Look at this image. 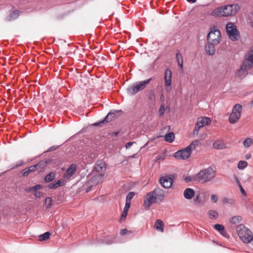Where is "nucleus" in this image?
Wrapping results in <instances>:
<instances>
[{"label": "nucleus", "instance_id": "nucleus-1", "mask_svg": "<svg viewBox=\"0 0 253 253\" xmlns=\"http://www.w3.org/2000/svg\"><path fill=\"white\" fill-rule=\"evenodd\" d=\"M240 9V6L237 3L223 5L215 8L211 12L212 16L228 17L236 15Z\"/></svg>", "mask_w": 253, "mask_h": 253}, {"label": "nucleus", "instance_id": "nucleus-2", "mask_svg": "<svg viewBox=\"0 0 253 253\" xmlns=\"http://www.w3.org/2000/svg\"><path fill=\"white\" fill-rule=\"evenodd\" d=\"M199 144V140H194L188 146L176 152L174 155V157L177 159L186 160L188 159L190 156L192 151L196 149Z\"/></svg>", "mask_w": 253, "mask_h": 253}, {"label": "nucleus", "instance_id": "nucleus-3", "mask_svg": "<svg viewBox=\"0 0 253 253\" xmlns=\"http://www.w3.org/2000/svg\"><path fill=\"white\" fill-rule=\"evenodd\" d=\"M215 171L211 167L201 170L196 175L197 181L206 183L211 181L215 177Z\"/></svg>", "mask_w": 253, "mask_h": 253}, {"label": "nucleus", "instance_id": "nucleus-4", "mask_svg": "<svg viewBox=\"0 0 253 253\" xmlns=\"http://www.w3.org/2000/svg\"><path fill=\"white\" fill-rule=\"evenodd\" d=\"M236 229L238 235L243 242L246 244L252 243L253 245V235L250 230L242 224L238 225Z\"/></svg>", "mask_w": 253, "mask_h": 253}, {"label": "nucleus", "instance_id": "nucleus-5", "mask_svg": "<svg viewBox=\"0 0 253 253\" xmlns=\"http://www.w3.org/2000/svg\"><path fill=\"white\" fill-rule=\"evenodd\" d=\"M152 80V78H150L145 81L136 82L128 86L126 88L127 94L131 95L136 94L138 92L143 90Z\"/></svg>", "mask_w": 253, "mask_h": 253}, {"label": "nucleus", "instance_id": "nucleus-6", "mask_svg": "<svg viewBox=\"0 0 253 253\" xmlns=\"http://www.w3.org/2000/svg\"><path fill=\"white\" fill-rule=\"evenodd\" d=\"M226 32L229 38L232 41H236L239 38V32L237 30L236 26L232 23H228L226 25Z\"/></svg>", "mask_w": 253, "mask_h": 253}, {"label": "nucleus", "instance_id": "nucleus-7", "mask_svg": "<svg viewBox=\"0 0 253 253\" xmlns=\"http://www.w3.org/2000/svg\"><path fill=\"white\" fill-rule=\"evenodd\" d=\"M242 106L239 104H236L233 107L232 112L229 116V122L231 124L236 123L240 118Z\"/></svg>", "mask_w": 253, "mask_h": 253}, {"label": "nucleus", "instance_id": "nucleus-8", "mask_svg": "<svg viewBox=\"0 0 253 253\" xmlns=\"http://www.w3.org/2000/svg\"><path fill=\"white\" fill-rule=\"evenodd\" d=\"M221 33L219 30L215 29L210 31L207 36V40L208 42H211L213 44H218L221 41Z\"/></svg>", "mask_w": 253, "mask_h": 253}, {"label": "nucleus", "instance_id": "nucleus-9", "mask_svg": "<svg viewBox=\"0 0 253 253\" xmlns=\"http://www.w3.org/2000/svg\"><path fill=\"white\" fill-rule=\"evenodd\" d=\"M211 121L208 117H199L197 120L195 127L193 130V133L194 134H198L200 128L204 127L205 126L208 125L211 123Z\"/></svg>", "mask_w": 253, "mask_h": 253}, {"label": "nucleus", "instance_id": "nucleus-10", "mask_svg": "<svg viewBox=\"0 0 253 253\" xmlns=\"http://www.w3.org/2000/svg\"><path fill=\"white\" fill-rule=\"evenodd\" d=\"M156 196L152 191L146 194L144 197V207L146 210H149L151 206L156 202Z\"/></svg>", "mask_w": 253, "mask_h": 253}, {"label": "nucleus", "instance_id": "nucleus-11", "mask_svg": "<svg viewBox=\"0 0 253 253\" xmlns=\"http://www.w3.org/2000/svg\"><path fill=\"white\" fill-rule=\"evenodd\" d=\"M122 112V111L121 110H112L108 114L102 121L94 124V126H97L100 124L109 122L111 121L113 119L118 117Z\"/></svg>", "mask_w": 253, "mask_h": 253}, {"label": "nucleus", "instance_id": "nucleus-12", "mask_svg": "<svg viewBox=\"0 0 253 253\" xmlns=\"http://www.w3.org/2000/svg\"><path fill=\"white\" fill-rule=\"evenodd\" d=\"M161 185L166 189L170 188L173 183V179L169 175H165L161 177L160 179Z\"/></svg>", "mask_w": 253, "mask_h": 253}, {"label": "nucleus", "instance_id": "nucleus-13", "mask_svg": "<svg viewBox=\"0 0 253 253\" xmlns=\"http://www.w3.org/2000/svg\"><path fill=\"white\" fill-rule=\"evenodd\" d=\"M66 181L63 179H60L57 181H54L53 182L49 183L46 187L49 189H56L58 187L64 186L66 184Z\"/></svg>", "mask_w": 253, "mask_h": 253}, {"label": "nucleus", "instance_id": "nucleus-14", "mask_svg": "<svg viewBox=\"0 0 253 253\" xmlns=\"http://www.w3.org/2000/svg\"><path fill=\"white\" fill-rule=\"evenodd\" d=\"M76 169L77 167L75 164H72L70 165L64 173L63 175L64 178L67 179H70L75 173Z\"/></svg>", "mask_w": 253, "mask_h": 253}, {"label": "nucleus", "instance_id": "nucleus-15", "mask_svg": "<svg viewBox=\"0 0 253 253\" xmlns=\"http://www.w3.org/2000/svg\"><path fill=\"white\" fill-rule=\"evenodd\" d=\"M171 72L169 68H167L165 70V85L167 87V90L169 91L168 87H170L171 83Z\"/></svg>", "mask_w": 253, "mask_h": 253}, {"label": "nucleus", "instance_id": "nucleus-16", "mask_svg": "<svg viewBox=\"0 0 253 253\" xmlns=\"http://www.w3.org/2000/svg\"><path fill=\"white\" fill-rule=\"evenodd\" d=\"M114 243L113 241V238L110 236H107L104 237L103 239L100 240L96 239L93 241V242L92 243V244H105L106 245H110Z\"/></svg>", "mask_w": 253, "mask_h": 253}, {"label": "nucleus", "instance_id": "nucleus-17", "mask_svg": "<svg viewBox=\"0 0 253 253\" xmlns=\"http://www.w3.org/2000/svg\"><path fill=\"white\" fill-rule=\"evenodd\" d=\"M106 169V164L102 160L97 161L94 167V170L97 172L104 171Z\"/></svg>", "mask_w": 253, "mask_h": 253}, {"label": "nucleus", "instance_id": "nucleus-18", "mask_svg": "<svg viewBox=\"0 0 253 253\" xmlns=\"http://www.w3.org/2000/svg\"><path fill=\"white\" fill-rule=\"evenodd\" d=\"M152 192L154 193L155 196H156L155 197L156 200H158L161 202L163 201L165 194L164 191L162 189L159 188H156L153 190Z\"/></svg>", "mask_w": 253, "mask_h": 253}, {"label": "nucleus", "instance_id": "nucleus-19", "mask_svg": "<svg viewBox=\"0 0 253 253\" xmlns=\"http://www.w3.org/2000/svg\"><path fill=\"white\" fill-rule=\"evenodd\" d=\"M217 44H213L211 42H208V43L205 45L206 53L209 55H213L215 52L214 45Z\"/></svg>", "mask_w": 253, "mask_h": 253}, {"label": "nucleus", "instance_id": "nucleus-20", "mask_svg": "<svg viewBox=\"0 0 253 253\" xmlns=\"http://www.w3.org/2000/svg\"><path fill=\"white\" fill-rule=\"evenodd\" d=\"M194 190L193 189L190 188L185 189L183 192L184 197L186 199H192L194 196Z\"/></svg>", "mask_w": 253, "mask_h": 253}, {"label": "nucleus", "instance_id": "nucleus-21", "mask_svg": "<svg viewBox=\"0 0 253 253\" xmlns=\"http://www.w3.org/2000/svg\"><path fill=\"white\" fill-rule=\"evenodd\" d=\"M130 203L126 202L125 206V207L124 208V210H123V213L121 216V218H120L121 221H123L126 219V216L127 214L129 209L130 208Z\"/></svg>", "mask_w": 253, "mask_h": 253}, {"label": "nucleus", "instance_id": "nucleus-22", "mask_svg": "<svg viewBox=\"0 0 253 253\" xmlns=\"http://www.w3.org/2000/svg\"><path fill=\"white\" fill-rule=\"evenodd\" d=\"M253 66V62L249 61L246 58L244 60L243 64L241 67L244 69L247 72H248L250 69L252 68Z\"/></svg>", "mask_w": 253, "mask_h": 253}, {"label": "nucleus", "instance_id": "nucleus-23", "mask_svg": "<svg viewBox=\"0 0 253 253\" xmlns=\"http://www.w3.org/2000/svg\"><path fill=\"white\" fill-rule=\"evenodd\" d=\"M225 143L221 140H217L213 143V147L216 149H221L225 148Z\"/></svg>", "mask_w": 253, "mask_h": 253}, {"label": "nucleus", "instance_id": "nucleus-24", "mask_svg": "<svg viewBox=\"0 0 253 253\" xmlns=\"http://www.w3.org/2000/svg\"><path fill=\"white\" fill-rule=\"evenodd\" d=\"M155 228L156 230L163 232L164 231V223L162 220L157 219L155 223Z\"/></svg>", "mask_w": 253, "mask_h": 253}, {"label": "nucleus", "instance_id": "nucleus-25", "mask_svg": "<svg viewBox=\"0 0 253 253\" xmlns=\"http://www.w3.org/2000/svg\"><path fill=\"white\" fill-rule=\"evenodd\" d=\"M55 173L54 172H50L47 174L44 177V181L46 183H49L52 181L55 177Z\"/></svg>", "mask_w": 253, "mask_h": 253}, {"label": "nucleus", "instance_id": "nucleus-26", "mask_svg": "<svg viewBox=\"0 0 253 253\" xmlns=\"http://www.w3.org/2000/svg\"><path fill=\"white\" fill-rule=\"evenodd\" d=\"M43 188V186L41 184H37L34 186L29 187L25 190L27 192H37V190L41 189Z\"/></svg>", "mask_w": 253, "mask_h": 253}, {"label": "nucleus", "instance_id": "nucleus-27", "mask_svg": "<svg viewBox=\"0 0 253 253\" xmlns=\"http://www.w3.org/2000/svg\"><path fill=\"white\" fill-rule=\"evenodd\" d=\"M148 96L149 99L152 102H156V94L154 89H152L149 90Z\"/></svg>", "mask_w": 253, "mask_h": 253}, {"label": "nucleus", "instance_id": "nucleus-28", "mask_svg": "<svg viewBox=\"0 0 253 253\" xmlns=\"http://www.w3.org/2000/svg\"><path fill=\"white\" fill-rule=\"evenodd\" d=\"M174 139V134L172 132L167 134L165 137V140L168 142H172Z\"/></svg>", "mask_w": 253, "mask_h": 253}, {"label": "nucleus", "instance_id": "nucleus-29", "mask_svg": "<svg viewBox=\"0 0 253 253\" xmlns=\"http://www.w3.org/2000/svg\"><path fill=\"white\" fill-rule=\"evenodd\" d=\"M176 58L177 62L178 65L181 68H183V57L182 55L179 53L177 52L176 54Z\"/></svg>", "mask_w": 253, "mask_h": 253}, {"label": "nucleus", "instance_id": "nucleus-30", "mask_svg": "<svg viewBox=\"0 0 253 253\" xmlns=\"http://www.w3.org/2000/svg\"><path fill=\"white\" fill-rule=\"evenodd\" d=\"M47 161H41L40 162H39L38 163L35 164L36 166H37V168L38 169H40L41 171L42 170V169L45 167H46L47 164Z\"/></svg>", "mask_w": 253, "mask_h": 253}, {"label": "nucleus", "instance_id": "nucleus-31", "mask_svg": "<svg viewBox=\"0 0 253 253\" xmlns=\"http://www.w3.org/2000/svg\"><path fill=\"white\" fill-rule=\"evenodd\" d=\"M209 215L211 219H215L218 217V213L217 211L214 210H210L208 212Z\"/></svg>", "mask_w": 253, "mask_h": 253}, {"label": "nucleus", "instance_id": "nucleus-32", "mask_svg": "<svg viewBox=\"0 0 253 253\" xmlns=\"http://www.w3.org/2000/svg\"><path fill=\"white\" fill-rule=\"evenodd\" d=\"M248 166V163L245 161H240L238 164V168L240 170L245 169Z\"/></svg>", "mask_w": 253, "mask_h": 253}, {"label": "nucleus", "instance_id": "nucleus-33", "mask_svg": "<svg viewBox=\"0 0 253 253\" xmlns=\"http://www.w3.org/2000/svg\"><path fill=\"white\" fill-rule=\"evenodd\" d=\"M50 235V233L49 232H46L42 235L39 236V240L45 241L47 240L49 238V236Z\"/></svg>", "mask_w": 253, "mask_h": 253}, {"label": "nucleus", "instance_id": "nucleus-34", "mask_svg": "<svg viewBox=\"0 0 253 253\" xmlns=\"http://www.w3.org/2000/svg\"><path fill=\"white\" fill-rule=\"evenodd\" d=\"M19 15V11L16 10L13 11L10 15L9 16V20H11L12 19H16Z\"/></svg>", "mask_w": 253, "mask_h": 253}, {"label": "nucleus", "instance_id": "nucleus-35", "mask_svg": "<svg viewBox=\"0 0 253 253\" xmlns=\"http://www.w3.org/2000/svg\"><path fill=\"white\" fill-rule=\"evenodd\" d=\"M103 175H104V174L98 173V174L94 175L92 177V178L93 179L95 180L96 181V183H99V181L102 179Z\"/></svg>", "mask_w": 253, "mask_h": 253}, {"label": "nucleus", "instance_id": "nucleus-36", "mask_svg": "<svg viewBox=\"0 0 253 253\" xmlns=\"http://www.w3.org/2000/svg\"><path fill=\"white\" fill-rule=\"evenodd\" d=\"M248 72H247L244 69H243L241 66L240 69L237 72L236 76L237 77H241L245 74H247Z\"/></svg>", "mask_w": 253, "mask_h": 253}, {"label": "nucleus", "instance_id": "nucleus-37", "mask_svg": "<svg viewBox=\"0 0 253 253\" xmlns=\"http://www.w3.org/2000/svg\"><path fill=\"white\" fill-rule=\"evenodd\" d=\"M241 217L240 216H235L231 217L230 219V222L233 224H236L239 222Z\"/></svg>", "mask_w": 253, "mask_h": 253}, {"label": "nucleus", "instance_id": "nucleus-38", "mask_svg": "<svg viewBox=\"0 0 253 253\" xmlns=\"http://www.w3.org/2000/svg\"><path fill=\"white\" fill-rule=\"evenodd\" d=\"M223 203L234 205L235 203V201L233 199H229L227 198H224L223 199Z\"/></svg>", "mask_w": 253, "mask_h": 253}, {"label": "nucleus", "instance_id": "nucleus-39", "mask_svg": "<svg viewBox=\"0 0 253 253\" xmlns=\"http://www.w3.org/2000/svg\"><path fill=\"white\" fill-rule=\"evenodd\" d=\"M252 139L251 138H247L245 139L243 144L245 147L248 148L252 144Z\"/></svg>", "mask_w": 253, "mask_h": 253}, {"label": "nucleus", "instance_id": "nucleus-40", "mask_svg": "<svg viewBox=\"0 0 253 253\" xmlns=\"http://www.w3.org/2000/svg\"><path fill=\"white\" fill-rule=\"evenodd\" d=\"M135 194L133 192H130L126 197V202L130 203V201L134 196Z\"/></svg>", "mask_w": 253, "mask_h": 253}, {"label": "nucleus", "instance_id": "nucleus-41", "mask_svg": "<svg viewBox=\"0 0 253 253\" xmlns=\"http://www.w3.org/2000/svg\"><path fill=\"white\" fill-rule=\"evenodd\" d=\"M246 59L253 62V46L251 47L250 52H249L248 56Z\"/></svg>", "mask_w": 253, "mask_h": 253}, {"label": "nucleus", "instance_id": "nucleus-42", "mask_svg": "<svg viewBox=\"0 0 253 253\" xmlns=\"http://www.w3.org/2000/svg\"><path fill=\"white\" fill-rule=\"evenodd\" d=\"M45 203L46 204V208H49L51 206L52 203L51 198L50 197L46 198L45 200Z\"/></svg>", "mask_w": 253, "mask_h": 253}, {"label": "nucleus", "instance_id": "nucleus-43", "mask_svg": "<svg viewBox=\"0 0 253 253\" xmlns=\"http://www.w3.org/2000/svg\"><path fill=\"white\" fill-rule=\"evenodd\" d=\"M214 227L216 230L219 231V233L223 232V230L224 229V227L221 224H215Z\"/></svg>", "mask_w": 253, "mask_h": 253}, {"label": "nucleus", "instance_id": "nucleus-44", "mask_svg": "<svg viewBox=\"0 0 253 253\" xmlns=\"http://www.w3.org/2000/svg\"><path fill=\"white\" fill-rule=\"evenodd\" d=\"M184 180L186 182L189 183L191 182L192 181H195L197 180L196 179V176L195 177L188 176L185 177Z\"/></svg>", "mask_w": 253, "mask_h": 253}, {"label": "nucleus", "instance_id": "nucleus-45", "mask_svg": "<svg viewBox=\"0 0 253 253\" xmlns=\"http://www.w3.org/2000/svg\"><path fill=\"white\" fill-rule=\"evenodd\" d=\"M193 201H194V203H195V204H196V205H198L200 203L201 200H200V195L199 194L196 195L195 196Z\"/></svg>", "mask_w": 253, "mask_h": 253}, {"label": "nucleus", "instance_id": "nucleus-46", "mask_svg": "<svg viewBox=\"0 0 253 253\" xmlns=\"http://www.w3.org/2000/svg\"><path fill=\"white\" fill-rule=\"evenodd\" d=\"M21 173L23 176H27L29 174L30 171H29V170H28V168H26V169L22 170L21 171Z\"/></svg>", "mask_w": 253, "mask_h": 253}, {"label": "nucleus", "instance_id": "nucleus-47", "mask_svg": "<svg viewBox=\"0 0 253 253\" xmlns=\"http://www.w3.org/2000/svg\"><path fill=\"white\" fill-rule=\"evenodd\" d=\"M28 169V170H29L30 172H33V171H36L37 169H37V166H36V165H34L31 166L29 167Z\"/></svg>", "mask_w": 253, "mask_h": 253}, {"label": "nucleus", "instance_id": "nucleus-48", "mask_svg": "<svg viewBox=\"0 0 253 253\" xmlns=\"http://www.w3.org/2000/svg\"><path fill=\"white\" fill-rule=\"evenodd\" d=\"M218 199V197L216 195H212L211 196V200L214 203L217 202Z\"/></svg>", "mask_w": 253, "mask_h": 253}, {"label": "nucleus", "instance_id": "nucleus-49", "mask_svg": "<svg viewBox=\"0 0 253 253\" xmlns=\"http://www.w3.org/2000/svg\"><path fill=\"white\" fill-rule=\"evenodd\" d=\"M223 237H225L226 238H229V234H228V233L227 232V231L226 230H225V229H224L223 230V232H221V233H220Z\"/></svg>", "mask_w": 253, "mask_h": 253}, {"label": "nucleus", "instance_id": "nucleus-50", "mask_svg": "<svg viewBox=\"0 0 253 253\" xmlns=\"http://www.w3.org/2000/svg\"><path fill=\"white\" fill-rule=\"evenodd\" d=\"M34 195L37 198H41L43 196V193L41 191L36 192Z\"/></svg>", "mask_w": 253, "mask_h": 253}, {"label": "nucleus", "instance_id": "nucleus-51", "mask_svg": "<svg viewBox=\"0 0 253 253\" xmlns=\"http://www.w3.org/2000/svg\"><path fill=\"white\" fill-rule=\"evenodd\" d=\"M58 148L57 146H52L48 148V149L46 151V152H50L52 151L55 150Z\"/></svg>", "mask_w": 253, "mask_h": 253}, {"label": "nucleus", "instance_id": "nucleus-52", "mask_svg": "<svg viewBox=\"0 0 253 253\" xmlns=\"http://www.w3.org/2000/svg\"><path fill=\"white\" fill-rule=\"evenodd\" d=\"M159 113L160 115H163L164 114V106L161 105L160 109H159Z\"/></svg>", "mask_w": 253, "mask_h": 253}, {"label": "nucleus", "instance_id": "nucleus-53", "mask_svg": "<svg viewBox=\"0 0 253 253\" xmlns=\"http://www.w3.org/2000/svg\"><path fill=\"white\" fill-rule=\"evenodd\" d=\"M134 143V142H128L126 143V149L129 148Z\"/></svg>", "mask_w": 253, "mask_h": 253}, {"label": "nucleus", "instance_id": "nucleus-54", "mask_svg": "<svg viewBox=\"0 0 253 253\" xmlns=\"http://www.w3.org/2000/svg\"><path fill=\"white\" fill-rule=\"evenodd\" d=\"M127 232H128V231H127V229H122V230H121V232H120V233H121V234L122 235H125L126 234Z\"/></svg>", "mask_w": 253, "mask_h": 253}, {"label": "nucleus", "instance_id": "nucleus-55", "mask_svg": "<svg viewBox=\"0 0 253 253\" xmlns=\"http://www.w3.org/2000/svg\"><path fill=\"white\" fill-rule=\"evenodd\" d=\"M161 95H160V100L162 101H164V100H165V96H164V93L163 92V90L162 89L161 90Z\"/></svg>", "mask_w": 253, "mask_h": 253}, {"label": "nucleus", "instance_id": "nucleus-56", "mask_svg": "<svg viewBox=\"0 0 253 253\" xmlns=\"http://www.w3.org/2000/svg\"><path fill=\"white\" fill-rule=\"evenodd\" d=\"M164 160V158L162 156H159L157 158L156 161L158 162L159 163L160 162V161H163Z\"/></svg>", "mask_w": 253, "mask_h": 253}, {"label": "nucleus", "instance_id": "nucleus-57", "mask_svg": "<svg viewBox=\"0 0 253 253\" xmlns=\"http://www.w3.org/2000/svg\"><path fill=\"white\" fill-rule=\"evenodd\" d=\"M239 188H240V190H241V193H242L243 195H246V191L244 189V188H243L242 186V185H241V186H240L239 187Z\"/></svg>", "mask_w": 253, "mask_h": 253}, {"label": "nucleus", "instance_id": "nucleus-58", "mask_svg": "<svg viewBox=\"0 0 253 253\" xmlns=\"http://www.w3.org/2000/svg\"><path fill=\"white\" fill-rule=\"evenodd\" d=\"M235 179L237 185L239 186V187L241 186V183L240 182V180H239V179H238V178L236 176H235Z\"/></svg>", "mask_w": 253, "mask_h": 253}, {"label": "nucleus", "instance_id": "nucleus-59", "mask_svg": "<svg viewBox=\"0 0 253 253\" xmlns=\"http://www.w3.org/2000/svg\"><path fill=\"white\" fill-rule=\"evenodd\" d=\"M251 157V154H248L246 156V158L247 159H249Z\"/></svg>", "mask_w": 253, "mask_h": 253}, {"label": "nucleus", "instance_id": "nucleus-60", "mask_svg": "<svg viewBox=\"0 0 253 253\" xmlns=\"http://www.w3.org/2000/svg\"><path fill=\"white\" fill-rule=\"evenodd\" d=\"M187 1L190 2L194 3L196 2V0H187Z\"/></svg>", "mask_w": 253, "mask_h": 253}, {"label": "nucleus", "instance_id": "nucleus-61", "mask_svg": "<svg viewBox=\"0 0 253 253\" xmlns=\"http://www.w3.org/2000/svg\"><path fill=\"white\" fill-rule=\"evenodd\" d=\"M91 187H88L86 189V193H88L90 190H91Z\"/></svg>", "mask_w": 253, "mask_h": 253}, {"label": "nucleus", "instance_id": "nucleus-62", "mask_svg": "<svg viewBox=\"0 0 253 253\" xmlns=\"http://www.w3.org/2000/svg\"><path fill=\"white\" fill-rule=\"evenodd\" d=\"M23 164V162L20 161L19 162V164L18 165V166H21Z\"/></svg>", "mask_w": 253, "mask_h": 253}, {"label": "nucleus", "instance_id": "nucleus-63", "mask_svg": "<svg viewBox=\"0 0 253 253\" xmlns=\"http://www.w3.org/2000/svg\"><path fill=\"white\" fill-rule=\"evenodd\" d=\"M250 25H251V26L252 27H253V21H251L250 22Z\"/></svg>", "mask_w": 253, "mask_h": 253}, {"label": "nucleus", "instance_id": "nucleus-64", "mask_svg": "<svg viewBox=\"0 0 253 253\" xmlns=\"http://www.w3.org/2000/svg\"><path fill=\"white\" fill-rule=\"evenodd\" d=\"M251 104H252V105H253V100L252 101V102H251Z\"/></svg>", "mask_w": 253, "mask_h": 253}]
</instances>
